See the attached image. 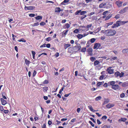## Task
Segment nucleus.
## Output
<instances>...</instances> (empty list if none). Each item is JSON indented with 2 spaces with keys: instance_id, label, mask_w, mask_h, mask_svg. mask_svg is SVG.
Returning a JSON list of instances; mask_svg holds the SVG:
<instances>
[{
  "instance_id": "obj_30",
  "label": "nucleus",
  "mask_w": 128,
  "mask_h": 128,
  "mask_svg": "<svg viewBox=\"0 0 128 128\" xmlns=\"http://www.w3.org/2000/svg\"><path fill=\"white\" fill-rule=\"evenodd\" d=\"M43 90L44 92H46L48 90V87L46 86L43 88Z\"/></svg>"
},
{
  "instance_id": "obj_24",
  "label": "nucleus",
  "mask_w": 128,
  "mask_h": 128,
  "mask_svg": "<svg viewBox=\"0 0 128 128\" xmlns=\"http://www.w3.org/2000/svg\"><path fill=\"white\" fill-rule=\"evenodd\" d=\"M88 108L90 109V110L92 112H94L96 111V110H94V109L92 107V106L90 105L89 106H88Z\"/></svg>"
},
{
  "instance_id": "obj_28",
  "label": "nucleus",
  "mask_w": 128,
  "mask_h": 128,
  "mask_svg": "<svg viewBox=\"0 0 128 128\" xmlns=\"http://www.w3.org/2000/svg\"><path fill=\"white\" fill-rule=\"evenodd\" d=\"M35 18L36 20H41L42 19V17L41 16H38L35 17Z\"/></svg>"
},
{
  "instance_id": "obj_41",
  "label": "nucleus",
  "mask_w": 128,
  "mask_h": 128,
  "mask_svg": "<svg viewBox=\"0 0 128 128\" xmlns=\"http://www.w3.org/2000/svg\"><path fill=\"white\" fill-rule=\"evenodd\" d=\"M79 32V30L78 29H76L74 31V32L78 33Z\"/></svg>"
},
{
  "instance_id": "obj_25",
  "label": "nucleus",
  "mask_w": 128,
  "mask_h": 128,
  "mask_svg": "<svg viewBox=\"0 0 128 128\" xmlns=\"http://www.w3.org/2000/svg\"><path fill=\"white\" fill-rule=\"evenodd\" d=\"M86 12H87L86 11H82V10H81V11L80 12V14L81 15H84Z\"/></svg>"
},
{
  "instance_id": "obj_59",
  "label": "nucleus",
  "mask_w": 128,
  "mask_h": 128,
  "mask_svg": "<svg viewBox=\"0 0 128 128\" xmlns=\"http://www.w3.org/2000/svg\"><path fill=\"white\" fill-rule=\"evenodd\" d=\"M104 77V76L102 75L100 76L99 79L100 80H102L103 78Z\"/></svg>"
},
{
  "instance_id": "obj_12",
  "label": "nucleus",
  "mask_w": 128,
  "mask_h": 128,
  "mask_svg": "<svg viewBox=\"0 0 128 128\" xmlns=\"http://www.w3.org/2000/svg\"><path fill=\"white\" fill-rule=\"evenodd\" d=\"M0 99L2 104V105H4L7 103L6 101L4 100L3 98H1Z\"/></svg>"
},
{
  "instance_id": "obj_32",
  "label": "nucleus",
  "mask_w": 128,
  "mask_h": 128,
  "mask_svg": "<svg viewBox=\"0 0 128 128\" xmlns=\"http://www.w3.org/2000/svg\"><path fill=\"white\" fill-rule=\"evenodd\" d=\"M86 48H82L81 50V52H85L86 50Z\"/></svg>"
},
{
  "instance_id": "obj_9",
  "label": "nucleus",
  "mask_w": 128,
  "mask_h": 128,
  "mask_svg": "<svg viewBox=\"0 0 128 128\" xmlns=\"http://www.w3.org/2000/svg\"><path fill=\"white\" fill-rule=\"evenodd\" d=\"M114 106V104H113L109 103L106 106V107L108 108H110Z\"/></svg>"
},
{
  "instance_id": "obj_39",
  "label": "nucleus",
  "mask_w": 128,
  "mask_h": 128,
  "mask_svg": "<svg viewBox=\"0 0 128 128\" xmlns=\"http://www.w3.org/2000/svg\"><path fill=\"white\" fill-rule=\"evenodd\" d=\"M125 96V94L124 93H122L120 95V97L121 98H123Z\"/></svg>"
},
{
  "instance_id": "obj_64",
  "label": "nucleus",
  "mask_w": 128,
  "mask_h": 128,
  "mask_svg": "<svg viewBox=\"0 0 128 128\" xmlns=\"http://www.w3.org/2000/svg\"><path fill=\"white\" fill-rule=\"evenodd\" d=\"M122 86L123 87H125L126 86V84L125 83H122Z\"/></svg>"
},
{
  "instance_id": "obj_53",
  "label": "nucleus",
  "mask_w": 128,
  "mask_h": 128,
  "mask_svg": "<svg viewBox=\"0 0 128 128\" xmlns=\"http://www.w3.org/2000/svg\"><path fill=\"white\" fill-rule=\"evenodd\" d=\"M92 24H90L88 25L86 27L88 28H89L91 27L92 26Z\"/></svg>"
},
{
  "instance_id": "obj_21",
  "label": "nucleus",
  "mask_w": 128,
  "mask_h": 128,
  "mask_svg": "<svg viewBox=\"0 0 128 128\" xmlns=\"http://www.w3.org/2000/svg\"><path fill=\"white\" fill-rule=\"evenodd\" d=\"M100 63L99 61H98L97 60H96L94 62V66H96L97 65H98Z\"/></svg>"
},
{
  "instance_id": "obj_17",
  "label": "nucleus",
  "mask_w": 128,
  "mask_h": 128,
  "mask_svg": "<svg viewBox=\"0 0 128 128\" xmlns=\"http://www.w3.org/2000/svg\"><path fill=\"white\" fill-rule=\"evenodd\" d=\"M115 82L114 81H112L109 82L108 83L109 84L112 86H112L115 84Z\"/></svg>"
},
{
  "instance_id": "obj_54",
  "label": "nucleus",
  "mask_w": 128,
  "mask_h": 128,
  "mask_svg": "<svg viewBox=\"0 0 128 128\" xmlns=\"http://www.w3.org/2000/svg\"><path fill=\"white\" fill-rule=\"evenodd\" d=\"M97 123L99 125L101 124V122L98 119L97 120Z\"/></svg>"
},
{
  "instance_id": "obj_58",
  "label": "nucleus",
  "mask_w": 128,
  "mask_h": 128,
  "mask_svg": "<svg viewBox=\"0 0 128 128\" xmlns=\"http://www.w3.org/2000/svg\"><path fill=\"white\" fill-rule=\"evenodd\" d=\"M42 128H46V124H44L43 125H42Z\"/></svg>"
},
{
  "instance_id": "obj_23",
  "label": "nucleus",
  "mask_w": 128,
  "mask_h": 128,
  "mask_svg": "<svg viewBox=\"0 0 128 128\" xmlns=\"http://www.w3.org/2000/svg\"><path fill=\"white\" fill-rule=\"evenodd\" d=\"M83 37V35L80 34H78L77 35V37L78 38L80 39Z\"/></svg>"
},
{
  "instance_id": "obj_61",
  "label": "nucleus",
  "mask_w": 128,
  "mask_h": 128,
  "mask_svg": "<svg viewBox=\"0 0 128 128\" xmlns=\"http://www.w3.org/2000/svg\"><path fill=\"white\" fill-rule=\"evenodd\" d=\"M48 83V81L47 80H45L43 82L44 84H47Z\"/></svg>"
},
{
  "instance_id": "obj_20",
  "label": "nucleus",
  "mask_w": 128,
  "mask_h": 128,
  "mask_svg": "<svg viewBox=\"0 0 128 128\" xmlns=\"http://www.w3.org/2000/svg\"><path fill=\"white\" fill-rule=\"evenodd\" d=\"M104 83V82H98L96 84V86L98 87L100 86L101 85L103 84Z\"/></svg>"
},
{
  "instance_id": "obj_6",
  "label": "nucleus",
  "mask_w": 128,
  "mask_h": 128,
  "mask_svg": "<svg viewBox=\"0 0 128 128\" xmlns=\"http://www.w3.org/2000/svg\"><path fill=\"white\" fill-rule=\"evenodd\" d=\"M122 2L120 1H118L116 2V4L118 6V7H120L122 6Z\"/></svg>"
},
{
  "instance_id": "obj_14",
  "label": "nucleus",
  "mask_w": 128,
  "mask_h": 128,
  "mask_svg": "<svg viewBox=\"0 0 128 128\" xmlns=\"http://www.w3.org/2000/svg\"><path fill=\"white\" fill-rule=\"evenodd\" d=\"M126 8H124V9L121 10H120L119 12V13L120 14H122L124 12H126Z\"/></svg>"
},
{
  "instance_id": "obj_48",
  "label": "nucleus",
  "mask_w": 128,
  "mask_h": 128,
  "mask_svg": "<svg viewBox=\"0 0 128 128\" xmlns=\"http://www.w3.org/2000/svg\"><path fill=\"white\" fill-rule=\"evenodd\" d=\"M89 123L91 124L92 126H94V124L93 123L90 121H89Z\"/></svg>"
},
{
  "instance_id": "obj_27",
  "label": "nucleus",
  "mask_w": 128,
  "mask_h": 128,
  "mask_svg": "<svg viewBox=\"0 0 128 128\" xmlns=\"http://www.w3.org/2000/svg\"><path fill=\"white\" fill-rule=\"evenodd\" d=\"M102 97L101 96H99L96 97L95 99L96 101L99 100L101 99Z\"/></svg>"
},
{
  "instance_id": "obj_10",
  "label": "nucleus",
  "mask_w": 128,
  "mask_h": 128,
  "mask_svg": "<svg viewBox=\"0 0 128 128\" xmlns=\"http://www.w3.org/2000/svg\"><path fill=\"white\" fill-rule=\"evenodd\" d=\"M114 69H109V68L107 69V71L108 73L110 74H113L114 73Z\"/></svg>"
},
{
  "instance_id": "obj_31",
  "label": "nucleus",
  "mask_w": 128,
  "mask_h": 128,
  "mask_svg": "<svg viewBox=\"0 0 128 128\" xmlns=\"http://www.w3.org/2000/svg\"><path fill=\"white\" fill-rule=\"evenodd\" d=\"M90 60L91 61L93 62L96 60V58L94 57H92L90 58Z\"/></svg>"
},
{
  "instance_id": "obj_63",
  "label": "nucleus",
  "mask_w": 128,
  "mask_h": 128,
  "mask_svg": "<svg viewBox=\"0 0 128 128\" xmlns=\"http://www.w3.org/2000/svg\"><path fill=\"white\" fill-rule=\"evenodd\" d=\"M32 56H35V55L36 54V52H35L33 51H32Z\"/></svg>"
},
{
  "instance_id": "obj_13",
  "label": "nucleus",
  "mask_w": 128,
  "mask_h": 128,
  "mask_svg": "<svg viewBox=\"0 0 128 128\" xmlns=\"http://www.w3.org/2000/svg\"><path fill=\"white\" fill-rule=\"evenodd\" d=\"M119 24H120V26L121 25H124V24L128 22V21H120V20H118Z\"/></svg>"
},
{
  "instance_id": "obj_36",
  "label": "nucleus",
  "mask_w": 128,
  "mask_h": 128,
  "mask_svg": "<svg viewBox=\"0 0 128 128\" xmlns=\"http://www.w3.org/2000/svg\"><path fill=\"white\" fill-rule=\"evenodd\" d=\"M93 20H96L97 19V18L96 16H93L92 18Z\"/></svg>"
},
{
  "instance_id": "obj_34",
  "label": "nucleus",
  "mask_w": 128,
  "mask_h": 128,
  "mask_svg": "<svg viewBox=\"0 0 128 128\" xmlns=\"http://www.w3.org/2000/svg\"><path fill=\"white\" fill-rule=\"evenodd\" d=\"M18 41L19 42H26V40L23 38H21L20 40H18Z\"/></svg>"
},
{
  "instance_id": "obj_37",
  "label": "nucleus",
  "mask_w": 128,
  "mask_h": 128,
  "mask_svg": "<svg viewBox=\"0 0 128 128\" xmlns=\"http://www.w3.org/2000/svg\"><path fill=\"white\" fill-rule=\"evenodd\" d=\"M96 40V39L94 38H92L90 39V42L92 43H94Z\"/></svg>"
},
{
  "instance_id": "obj_56",
  "label": "nucleus",
  "mask_w": 128,
  "mask_h": 128,
  "mask_svg": "<svg viewBox=\"0 0 128 128\" xmlns=\"http://www.w3.org/2000/svg\"><path fill=\"white\" fill-rule=\"evenodd\" d=\"M46 46L47 48H49L50 47V44H46Z\"/></svg>"
},
{
  "instance_id": "obj_29",
  "label": "nucleus",
  "mask_w": 128,
  "mask_h": 128,
  "mask_svg": "<svg viewBox=\"0 0 128 128\" xmlns=\"http://www.w3.org/2000/svg\"><path fill=\"white\" fill-rule=\"evenodd\" d=\"M113 23V22H108L106 24V26L108 27L109 26L112 25Z\"/></svg>"
},
{
  "instance_id": "obj_7",
  "label": "nucleus",
  "mask_w": 128,
  "mask_h": 128,
  "mask_svg": "<svg viewBox=\"0 0 128 128\" xmlns=\"http://www.w3.org/2000/svg\"><path fill=\"white\" fill-rule=\"evenodd\" d=\"M113 89L114 90H118L119 88V86L117 84H114L112 87Z\"/></svg>"
},
{
  "instance_id": "obj_35",
  "label": "nucleus",
  "mask_w": 128,
  "mask_h": 128,
  "mask_svg": "<svg viewBox=\"0 0 128 128\" xmlns=\"http://www.w3.org/2000/svg\"><path fill=\"white\" fill-rule=\"evenodd\" d=\"M25 62L26 65L29 66L30 63V62L28 60H27L26 59L25 60Z\"/></svg>"
},
{
  "instance_id": "obj_16",
  "label": "nucleus",
  "mask_w": 128,
  "mask_h": 128,
  "mask_svg": "<svg viewBox=\"0 0 128 128\" xmlns=\"http://www.w3.org/2000/svg\"><path fill=\"white\" fill-rule=\"evenodd\" d=\"M106 5V3H102L99 5V7L100 8H103Z\"/></svg>"
},
{
  "instance_id": "obj_4",
  "label": "nucleus",
  "mask_w": 128,
  "mask_h": 128,
  "mask_svg": "<svg viewBox=\"0 0 128 128\" xmlns=\"http://www.w3.org/2000/svg\"><path fill=\"white\" fill-rule=\"evenodd\" d=\"M35 8L34 6H25L24 8L25 10H32L34 9Z\"/></svg>"
},
{
  "instance_id": "obj_38",
  "label": "nucleus",
  "mask_w": 128,
  "mask_h": 128,
  "mask_svg": "<svg viewBox=\"0 0 128 128\" xmlns=\"http://www.w3.org/2000/svg\"><path fill=\"white\" fill-rule=\"evenodd\" d=\"M81 11V10H78L75 13V14L76 15H79V14L80 13Z\"/></svg>"
},
{
  "instance_id": "obj_49",
  "label": "nucleus",
  "mask_w": 128,
  "mask_h": 128,
  "mask_svg": "<svg viewBox=\"0 0 128 128\" xmlns=\"http://www.w3.org/2000/svg\"><path fill=\"white\" fill-rule=\"evenodd\" d=\"M4 110L3 107L2 106H0V110L1 111H3Z\"/></svg>"
},
{
  "instance_id": "obj_18",
  "label": "nucleus",
  "mask_w": 128,
  "mask_h": 128,
  "mask_svg": "<svg viewBox=\"0 0 128 128\" xmlns=\"http://www.w3.org/2000/svg\"><path fill=\"white\" fill-rule=\"evenodd\" d=\"M69 1V0H64V1L61 3L62 5H66V3H67Z\"/></svg>"
},
{
  "instance_id": "obj_46",
  "label": "nucleus",
  "mask_w": 128,
  "mask_h": 128,
  "mask_svg": "<svg viewBox=\"0 0 128 128\" xmlns=\"http://www.w3.org/2000/svg\"><path fill=\"white\" fill-rule=\"evenodd\" d=\"M51 40V38L50 37H49L47 38L46 39V40L48 41H49Z\"/></svg>"
},
{
  "instance_id": "obj_44",
  "label": "nucleus",
  "mask_w": 128,
  "mask_h": 128,
  "mask_svg": "<svg viewBox=\"0 0 128 128\" xmlns=\"http://www.w3.org/2000/svg\"><path fill=\"white\" fill-rule=\"evenodd\" d=\"M39 24L38 22H37L36 23H35L34 24L33 26H38Z\"/></svg>"
},
{
  "instance_id": "obj_52",
  "label": "nucleus",
  "mask_w": 128,
  "mask_h": 128,
  "mask_svg": "<svg viewBox=\"0 0 128 128\" xmlns=\"http://www.w3.org/2000/svg\"><path fill=\"white\" fill-rule=\"evenodd\" d=\"M87 16L86 15H85L84 16H82L81 17L80 19L81 20H83V19L84 18H85Z\"/></svg>"
},
{
  "instance_id": "obj_51",
  "label": "nucleus",
  "mask_w": 128,
  "mask_h": 128,
  "mask_svg": "<svg viewBox=\"0 0 128 128\" xmlns=\"http://www.w3.org/2000/svg\"><path fill=\"white\" fill-rule=\"evenodd\" d=\"M35 16V14H30L29 15V16L30 17H34Z\"/></svg>"
},
{
  "instance_id": "obj_19",
  "label": "nucleus",
  "mask_w": 128,
  "mask_h": 128,
  "mask_svg": "<svg viewBox=\"0 0 128 128\" xmlns=\"http://www.w3.org/2000/svg\"><path fill=\"white\" fill-rule=\"evenodd\" d=\"M127 120V119L126 118H122L120 119H119L118 121L119 122H120V121L122 122H125L126 120Z\"/></svg>"
},
{
  "instance_id": "obj_47",
  "label": "nucleus",
  "mask_w": 128,
  "mask_h": 128,
  "mask_svg": "<svg viewBox=\"0 0 128 128\" xmlns=\"http://www.w3.org/2000/svg\"><path fill=\"white\" fill-rule=\"evenodd\" d=\"M108 11H105L104 12H103V13L102 14H103V15H106V14H107L108 13Z\"/></svg>"
},
{
  "instance_id": "obj_50",
  "label": "nucleus",
  "mask_w": 128,
  "mask_h": 128,
  "mask_svg": "<svg viewBox=\"0 0 128 128\" xmlns=\"http://www.w3.org/2000/svg\"><path fill=\"white\" fill-rule=\"evenodd\" d=\"M54 56L56 58L58 57L59 56V53L57 52H56V54H55Z\"/></svg>"
},
{
  "instance_id": "obj_3",
  "label": "nucleus",
  "mask_w": 128,
  "mask_h": 128,
  "mask_svg": "<svg viewBox=\"0 0 128 128\" xmlns=\"http://www.w3.org/2000/svg\"><path fill=\"white\" fill-rule=\"evenodd\" d=\"M120 26V24H119L118 21L116 22V24H113V25L112 26L111 28H114L116 27H118Z\"/></svg>"
},
{
  "instance_id": "obj_22",
  "label": "nucleus",
  "mask_w": 128,
  "mask_h": 128,
  "mask_svg": "<svg viewBox=\"0 0 128 128\" xmlns=\"http://www.w3.org/2000/svg\"><path fill=\"white\" fill-rule=\"evenodd\" d=\"M70 45L69 44H64V48L65 49H66L68 47H70Z\"/></svg>"
},
{
  "instance_id": "obj_11",
  "label": "nucleus",
  "mask_w": 128,
  "mask_h": 128,
  "mask_svg": "<svg viewBox=\"0 0 128 128\" xmlns=\"http://www.w3.org/2000/svg\"><path fill=\"white\" fill-rule=\"evenodd\" d=\"M78 46H75L74 47V49L76 50V51H77L80 50L81 47V46L79 44V45H77Z\"/></svg>"
},
{
  "instance_id": "obj_60",
  "label": "nucleus",
  "mask_w": 128,
  "mask_h": 128,
  "mask_svg": "<svg viewBox=\"0 0 128 128\" xmlns=\"http://www.w3.org/2000/svg\"><path fill=\"white\" fill-rule=\"evenodd\" d=\"M71 94V93H70L68 94H66L64 95V96L65 97H68V96L70 95Z\"/></svg>"
},
{
  "instance_id": "obj_5",
  "label": "nucleus",
  "mask_w": 128,
  "mask_h": 128,
  "mask_svg": "<svg viewBox=\"0 0 128 128\" xmlns=\"http://www.w3.org/2000/svg\"><path fill=\"white\" fill-rule=\"evenodd\" d=\"M100 46V44L96 43L94 44V49H98Z\"/></svg>"
},
{
  "instance_id": "obj_15",
  "label": "nucleus",
  "mask_w": 128,
  "mask_h": 128,
  "mask_svg": "<svg viewBox=\"0 0 128 128\" xmlns=\"http://www.w3.org/2000/svg\"><path fill=\"white\" fill-rule=\"evenodd\" d=\"M123 54H128V49L126 48L123 49L122 51Z\"/></svg>"
},
{
  "instance_id": "obj_45",
  "label": "nucleus",
  "mask_w": 128,
  "mask_h": 128,
  "mask_svg": "<svg viewBox=\"0 0 128 128\" xmlns=\"http://www.w3.org/2000/svg\"><path fill=\"white\" fill-rule=\"evenodd\" d=\"M120 18V16L119 14H117L114 17V18L116 19H118L119 18Z\"/></svg>"
},
{
  "instance_id": "obj_62",
  "label": "nucleus",
  "mask_w": 128,
  "mask_h": 128,
  "mask_svg": "<svg viewBox=\"0 0 128 128\" xmlns=\"http://www.w3.org/2000/svg\"><path fill=\"white\" fill-rule=\"evenodd\" d=\"M81 110V109L80 108H78L77 110V112L78 113H79L80 110Z\"/></svg>"
},
{
  "instance_id": "obj_1",
  "label": "nucleus",
  "mask_w": 128,
  "mask_h": 128,
  "mask_svg": "<svg viewBox=\"0 0 128 128\" xmlns=\"http://www.w3.org/2000/svg\"><path fill=\"white\" fill-rule=\"evenodd\" d=\"M104 35L107 36H113L116 33V32L114 30L108 29L106 30H102L100 32Z\"/></svg>"
},
{
  "instance_id": "obj_42",
  "label": "nucleus",
  "mask_w": 128,
  "mask_h": 128,
  "mask_svg": "<svg viewBox=\"0 0 128 128\" xmlns=\"http://www.w3.org/2000/svg\"><path fill=\"white\" fill-rule=\"evenodd\" d=\"M40 24L41 26H44L46 24V23L44 22H42L40 23Z\"/></svg>"
},
{
  "instance_id": "obj_2",
  "label": "nucleus",
  "mask_w": 128,
  "mask_h": 128,
  "mask_svg": "<svg viewBox=\"0 0 128 128\" xmlns=\"http://www.w3.org/2000/svg\"><path fill=\"white\" fill-rule=\"evenodd\" d=\"M124 74V73L123 72H122L120 73L119 72H117L115 73L114 75L116 77L119 76L120 78L123 77Z\"/></svg>"
},
{
  "instance_id": "obj_8",
  "label": "nucleus",
  "mask_w": 128,
  "mask_h": 128,
  "mask_svg": "<svg viewBox=\"0 0 128 128\" xmlns=\"http://www.w3.org/2000/svg\"><path fill=\"white\" fill-rule=\"evenodd\" d=\"M63 10H61L60 7H57L55 8V12L57 13L60 12L61 11H62Z\"/></svg>"
},
{
  "instance_id": "obj_40",
  "label": "nucleus",
  "mask_w": 128,
  "mask_h": 128,
  "mask_svg": "<svg viewBox=\"0 0 128 128\" xmlns=\"http://www.w3.org/2000/svg\"><path fill=\"white\" fill-rule=\"evenodd\" d=\"M109 102V100L108 99L104 101V104H106Z\"/></svg>"
},
{
  "instance_id": "obj_43",
  "label": "nucleus",
  "mask_w": 128,
  "mask_h": 128,
  "mask_svg": "<svg viewBox=\"0 0 128 128\" xmlns=\"http://www.w3.org/2000/svg\"><path fill=\"white\" fill-rule=\"evenodd\" d=\"M107 118V117L106 116H104L102 118V119L103 120L106 119Z\"/></svg>"
},
{
  "instance_id": "obj_26",
  "label": "nucleus",
  "mask_w": 128,
  "mask_h": 128,
  "mask_svg": "<svg viewBox=\"0 0 128 128\" xmlns=\"http://www.w3.org/2000/svg\"><path fill=\"white\" fill-rule=\"evenodd\" d=\"M64 27H65V28H68L70 27V24H68V23H66L65 24Z\"/></svg>"
},
{
  "instance_id": "obj_33",
  "label": "nucleus",
  "mask_w": 128,
  "mask_h": 128,
  "mask_svg": "<svg viewBox=\"0 0 128 128\" xmlns=\"http://www.w3.org/2000/svg\"><path fill=\"white\" fill-rule=\"evenodd\" d=\"M111 17V15H109L108 16H107L106 19H105V20H107L109 19Z\"/></svg>"
},
{
  "instance_id": "obj_57",
  "label": "nucleus",
  "mask_w": 128,
  "mask_h": 128,
  "mask_svg": "<svg viewBox=\"0 0 128 128\" xmlns=\"http://www.w3.org/2000/svg\"><path fill=\"white\" fill-rule=\"evenodd\" d=\"M68 30H66V31L65 30L63 32H64H64V34L65 35H66L67 34L68 32Z\"/></svg>"
},
{
  "instance_id": "obj_55",
  "label": "nucleus",
  "mask_w": 128,
  "mask_h": 128,
  "mask_svg": "<svg viewBox=\"0 0 128 128\" xmlns=\"http://www.w3.org/2000/svg\"><path fill=\"white\" fill-rule=\"evenodd\" d=\"M46 44H44L43 45H41L40 46V48H43L46 47Z\"/></svg>"
}]
</instances>
